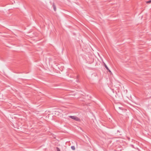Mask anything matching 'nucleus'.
I'll list each match as a JSON object with an SVG mask.
<instances>
[{
  "instance_id": "20e7f679",
  "label": "nucleus",
  "mask_w": 151,
  "mask_h": 151,
  "mask_svg": "<svg viewBox=\"0 0 151 151\" xmlns=\"http://www.w3.org/2000/svg\"><path fill=\"white\" fill-rule=\"evenodd\" d=\"M104 66H105V68H106V69L107 70H109V68H108V67H107V66H106V64L105 63H104Z\"/></svg>"
},
{
  "instance_id": "423d86ee",
  "label": "nucleus",
  "mask_w": 151,
  "mask_h": 151,
  "mask_svg": "<svg viewBox=\"0 0 151 151\" xmlns=\"http://www.w3.org/2000/svg\"><path fill=\"white\" fill-rule=\"evenodd\" d=\"M56 149L57 151H60V149L58 147H56Z\"/></svg>"
},
{
  "instance_id": "7ed1b4c3",
  "label": "nucleus",
  "mask_w": 151,
  "mask_h": 151,
  "mask_svg": "<svg viewBox=\"0 0 151 151\" xmlns=\"http://www.w3.org/2000/svg\"><path fill=\"white\" fill-rule=\"evenodd\" d=\"M52 6L54 10L55 11H56V7L55 5L54 4H52Z\"/></svg>"
},
{
  "instance_id": "f03ea898",
  "label": "nucleus",
  "mask_w": 151,
  "mask_h": 151,
  "mask_svg": "<svg viewBox=\"0 0 151 151\" xmlns=\"http://www.w3.org/2000/svg\"><path fill=\"white\" fill-rule=\"evenodd\" d=\"M55 112V114L58 115H59L60 114H61L62 113V111L60 109H57V111H56Z\"/></svg>"
},
{
  "instance_id": "f257e3e1",
  "label": "nucleus",
  "mask_w": 151,
  "mask_h": 151,
  "mask_svg": "<svg viewBox=\"0 0 151 151\" xmlns=\"http://www.w3.org/2000/svg\"><path fill=\"white\" fill-rule=\"evenodd\" d=\"M69 117L71 119L74 120L75 121H80V119L77 117L75 116H69Z\"/></svg>"
},
{
  "instance_id": "6e6552de",
  "label": "nucleus",
  "mask_w": 151,
  "mask_h": 151,
  "mask_svg": "<svg viewBox=\"0 0 151 151\" xmlns=\"http://www.w3.org/2000/svg\"><path fill=\"white\" fill-rule=\"evenodd\" d=\"M109 72H111V71L109 69V70H108Z\"/></svg>"
},
{
  "instance_id": "0eeeda50",
  "label": "nucleus",
  "mask_w": 151,
  "mask_h": 151,
  "mask_svg": "<svg viewBox=\"0 0 151 151\" xmlns=\"http://www.w3.org/2000/svg\"><path fill=\"white\" fill-rule=\"evenodd\" d=\"M146 3L147 4L151 3V0H150L149 1H146Z\"/></svg>"
},
{
  "instance_id": "39448f33",
  "label": "nucleus",
  "mask_w": 151,
  "mask_h": 151,
  "mask_svg": "<svg viewBox=\"0 0 151 151\" xmlns=\"http://www.w3.org/2000/svg\"><path fill=\"white\" fill-rule=\"evenodd\" d=\"M71 148L72 150H74L75 149V147L74 146H72L71 147Z\"/></svg>"
}]
</instances>
